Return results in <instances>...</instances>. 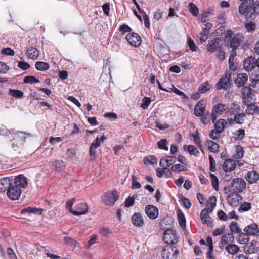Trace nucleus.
<instances>
[{
  "mask_svg": "<svg viewBox=\"0 0 259 259\" xmlns=\"http://www.w3.org/2000/svg\"><path fill=\"white\" fill-rule=\"evenodd\" d=\"M192 137L195 143L199 147L201 148L202 147V145L201 144V141L199 136L198 133L197 134H192Z\"/></svg>",
  "mask_w": 259,
  "mask_h": 259,
  "instance_id": "obj_60",
  "label": "nucleus"
},
{
  "mask_svg": "<svg viewBox=\"0 0 259 259\" xmlns=\"http://www.w3.org/2000/svg\"><path fill=\"white\" fill-rule=\"evenodd\" d=\"M163 240L167 244H175L178 242L176 232L171 229H167L163 233Z\"/></svg>",
  "mask_w": 259,
  "mask_h": 259,
  "instance_id": "obj_2",
  "label": "nucleus"
},
{
  "mask_svg": "<svg viewBox=\"0 0 259 259\" xmlns=\"http://www.w3.org/2000/svg\"><path fill=\"white\" fill-rule=\"evenodd\" d=\"M209 160L210 163V170L212 172H214L216 170L215 161L211 155L209 156Z\"/></svg>",
  "mask_w": 259,
  "mask_h": 259,
  "instance_id": "obj_63",
  "label": "nucleus"
},
{
  "mask_svg": "<svg viewBox=\"0 0 259 259\" xmlns=\"http://www.w3.org/2000/svg\"><path fill=\"white\" fill-rule=\"evenodd\" d=\"M132 222L134 226L137 227H142L144 225V220L140 213H135L132 217Z\"/></svg>",
  "mask_w": 259,
  "mask_h": 259,
  "instance_id": "obj_24",
  "label": "nucleus"
},
{
  "mask_svg": "<svg viewBox=\"0 0 259 259\" xmlns=\"http://www.w3.org/2000/svg\"><path fill=\"white\" fill-rule=\"evenodd\" d=\"M178 221L180 226L181 227H184L186 225V219L184 213L181 211L178 212Z\"/></svg>",
  "mask_w": 259,
  "mask_h": 259,
  "instance_id": "obj_50",
  "label": "nucleus"
},
{
  "mask_svg": "<svg viewBox=\"0 0 259 259\" xmlns=\"http://www.w3.org/2000/svg\"><path fill=\"white\" fill-rule=\"evenodd\" d=\"M229 111L231 114L235 115L240 111V106L237 104L233 103L231 105Z\"/></svg>",
  "mask_w": 259,
  "mask_h": 259,
  "instance_id": "obj_53",
  "label": "nucleus"
},
{
  "mask_svg": "<svg viewBox=\"0 0 259 259\" xmlns=\"http://www.w3.org/2000/svg\"><path fill=\"white\" fill-rule=\"evenodd\" d=\"M168 142L166 139H163L160 140L157 143V146L159 149H163L164 150L167 151L168 148Z\"/></svg>",
  "mask_w": 259,
  "mask_h": 259,
  "instance_id": "obj_57",
  "label": "nucleus"
},
{
  "mask_svg": "<svg viewBox=\"0 0 259 259\" xmlns=\"http://www.w3.org/2000/svg\"><path fill=\"white\" fill-rule=\"evenodd\" d=\"M236 49H232V50L231 51V53L230 54L229 59V65H230V68L231 69H233V70L234 69L233 61H234L235 56H236Z\"/></svg>",
  "mask_w": 259,
  "mask_h": 259,
  "instance_id": "obj_54",
  "label": "nucleus"
},
{
  "mask_svg": "<svg viewBox=\"0 0 259 259\" xmlns=\"http://www.w3.org/2000/svg\"><path fill=\"white\" fill-rule=\"evenodd\" d=\"M244 231L249 235H256L259 233L258 225L254 223L250 224L244 228Z\"/></svg>",
  "mask_w": 259,
  "mask_h": 259,
  "instance_id": "obj_22",
  "label": "nucleus"
},
{
  "mask_svg": "<svg viewBox=\"0 0 259 259\" xmlns=\"http://www.w3.org/2000/svg\"><path fill=\"white\" fill-rule=\"evenodd\" d=\"M246 117L245 113H236L234 116V121L238 124H242L244 121V118Z\"/></svg>",
  "mask_w": 259,
  "mask_h": 259,
  "instance_id": "obj_48",
  "label": "nucleus"
},
{
  "mask_svg": "<svg viewBox=\"0 0 259 259\" xmlns=\"http://www.w3.org/2000/svg\"><path fill=\"white\" fill-rule=\"evenodd\" d=\"M179 251L175 246H167L163 249L162 257L164 259H176Z\"/></svg>",
  "mask_w": 259,
  "mask_h": 259,
  "instance_id": "obj_4",
  "label": "nucleus"
},
{
  "mask_svg": "<svg viewBox=\"0 0 259 259\" xmlns=\"http://www.w3.org/2000/svg\"><path fill=\"white\" fill-rule=\"evenodd\" d=\"M210 88V85L208 82H205L199 87V91L201 93H205L209 90Z\"/></svg>",
  "mask_w": 259,
  "mask_h": 259,
  "instance_id": "obj_61",
  "label": "nucleus"
},
{
  "mask_svg": "<svg viewBox=\"0 0 259 259\" xmlns=\"http://www.w3.org/2000/svg\"><path fill=\"white\" fill-rule=\"evenodd\" d=\"M236 164L234 160L227 159L223 164V169L226 172H231L236 167Z\"/></svg>",
  "mask_w": 259,
  "mask_h": 259,
  "instance_id": "obj_21",
  "label": "nucleus"
},
{
  "mask_svg": "<svg viewBox=\"0 0 259 259\" xmlns=\"http://www.w3.org/2000/svg\"><path fill=\"white\" fill-rule=\"evenodd\" d=\"M187 43L190 49L194 52L196 51L197 50V47L195 45V42L194 41L190 38H188L187 39Z\"/></svg>",
  "mask_w": 259,
  "mask_h": 259,
  "instance_id": "obj_64",
  "label": "nucleus"
},
{
  "mask_svg": "<svg viewBox=\"0 0 259 259\" xmlns=\"http://www.w3.org/2000/svg\"><path fill=\"white\" fill-rule=\"evenodd\" d=\"M209 203L207 205V208H210L213 210L216 206L217 198L215 196H211L209 198Z\"/></svg>",
  "mask_w": 259,
  "mask_h": 259,
  "instance_id": "obj_59",
  "label": "nucleus"
},
{
  "mask_svg": "<svg viewBox=\"0 0 259 259\" xmlns=\"http://www.w3.org/2000/svg\"><path fill=\"white\" fill-rule=\"evenodd\" d=\"M251 208V204L250 203L244 202L242 203L238 208L240 212H243L249 211Z\"/></svg>",
  "mask_w": 259,
  "mask_h": 259,
  "instance_id": "obj_49",
  "label": "nucleus"
},
{
  "mask_svg": "<svg viewBox=\"0 0 259 259\" xmlns=\"http://www.w3.org/2000/svg\"><path fill=\"white\" fill-rule=\"evenodd\" d=\"M243 40L244 36L243 34L237 33L232 37L229 45L231 48L237 49L240 46Z\"/></svg>",
  "mask_w": 259,
  "mask_h": 259,
  "instance_id": "obj_13",
  "label": "nucleus"
},
{
  "mask_svg": "<svg viewBox=\"0 0 259 259\" xmlns=\"http://www.w3.org/2000/svg\"><path fill=\"white\" fill-rule=\"evenodd\" d=\"M244 154V151L240 145H237L236 146V153L234 155V158L236 161H238L241 160V158L243 157Z\"/></svg>",
  "mask_w": 259,
  "mask_h": 259,
  "instance_id": "obj_36",
  "label": "nucleus"
},
{
  "mask_svg": "<svg viewBox=\"0 0 259 259\" xmlns=\"http://www.w3.org/2000/svg\"><path fill=\"white\" fill-rule=\"evenodd\" d=\"M206 105L203 102H199L195 107L194 114L197 116H202L205 110Z\"/></svg>",
  "mask_w": 259,
  "mask_h": 259,
  "instance_id": "obj_28",
  "label": "nucleus"
},
{
  "mask_svg": "<svg viewBox=\"0 0 259 259\" xmlns=\"http://www.w3.org/2000/svg\"><path fill=\"white\" fill-rule=\"evenodd\" d=\"M245 27L247 31L253 32L255 30V25L254 23L251 21H247L245 24Z\"/></svg>",
  "mask_w": 259,
  "mask_h": 259,
  "instance_id": "obj_58",
  "label": "nucleus"
},
{
  "mask_svg": "<svg viewBox=\"0 0 259 259\" xmlns=\"http://www.w3.org/2000/svg\"><path fill=\"white\" fill-rule=\"evenodd\" d=\"M246 179L250 184L255 183L259 180V175L255 171H248L246 174Z\"/></svg>",
  "mask_w": 259,
  "mask_h": 259,
  "instance_id": "obj_26",
  "label": "nucleus"
},
{
  "mask_svg": "<svg viewBox=\"0 0 259 259\" xmlns=\"http://www.w3.org/2000/svg\"><path fill=\"white\" fill-rule=\"evenodd\" d=\"M227 108L226 105L218 103L213 107V112L217 114L221 115Z\"/></svg>",
  "mask_w": 259,
  "mask_h": 259,
  "instance_id": "obj_35",
  "label": "nucleus"
},
{
  "mask_svg": "<svg viewBox=\"0 0 259 259\" xmlns=\"http://www.w3.org/2000/svg\"><path fill=\"white\" fill-rule=\"evenodd\" d=\"M88 209V206L86 203H80L75 206L73 214L76 216L85 214Z\"/></svg>",
  "mask_w": 259,
  "mask_h": 259,
  "instance_id": "obj_15",
  "label": "nucleus"
},
{
  "mask_svg": "<svg viewBox=\"0 0 259 259\" xmlns=\"http://www.w3.org/2000/svg\"><path fill=\"white\" fill-rule=\"evenodd\" d=\"M209 31L207 28L203 29L202 32H201L198 36L199 42L202 44L206 41L208 38Z\"/></svg>",
  "mask_w": 259,
  "mask_h": 259,
  "instance_id": "obj_39",
  "label": "nucleus"
},
{
  "mask_svg": "<svg viewBox=\"0 0 259 259\" xmlns=\"http://www.w3.org/2000/svg\"><path fill=\"white\" fill-rule=\"evenodd\" d=\"M176 161V157L172 156H167L162 158L160 161V165L161 167H170Z\"/></svg>",
  "mask_w": 259,
  "mask_h": 259,
  "instance_id": "obj_19",
  "label": "nucleus"
},
{
  "mask_svg": "<svg viewBox=\"0 0 259 259\" xmlns=\"http://www.w3.org/2000/svg\"><path fill=\"white\" fill-rule=\"evenodd\" d=\"M231 231L234 233L239 234L241 232V230L239 228L237 222L232 221L229 226Z\"/></svg>",
  "mask_w": 259,
  "mask_h": 259,
  "instance_id": "obj_45",
  "label": "nucleus"
},
{
  "mask_svg": "<svg viewBox=\"0 0 259 259\" xmlns=\"http://www.w3.org/2000/svg\"><path fill=\"white\" fill-rule=\"evenodd\" d=\"M132 186L131 188L132 189H140L141 187V184L137 181V178L136 176L133 175L132 176Z\"/></svg>",
  "mask_w": 259,
  "mask_h": 259,
  "instance_id": "obj_56",
  "label": "nucleus"
},
{
  "mask_svg": "<svg viewBox=\"0 0 259 259\" xmlns=\"http://www.w3.org/2000/svg\"><path fill=\"white\" fill-rule=\"evenodd\" d=\"M248 79V75L246 73H239L235 80L236 83L239 87L244 85Z\"/></svg>",
  "mask_w": 259,
  "mask_h": 259,
  "instance_id": "obj_29",
  "label": "nucleus"
},
{
  "mask_svg": "<svg viewBox=\"0 0 259 259\" xmlns=\"http://www.w3.org/2000/svg\"><path fill=\"white\" fill-rule=\"evenodd\" d=\"M170 170L173 172L179 173L181 171H186L188 170V168L183 164H177L173 165Z\"/></svg>",
  "mask_w": 259,
  "mask_h": 259,
  "instance_id": "obj_41",
  "label": "nucleus"
},
{
  "mask_svg": "<svg viewBox=\"0 0 259 259\" xmlns=\"http://www.w3.org/2000/svg\"><path fill=\"white\" fill-rule=\"evenodd\" d=\"M249 240V235L245 232L243 233L241 231L238 234V236L237 238V241L238 243L241 244H246L248 243Z\"/></svg>",
  "mask_w": 259,
  "mask_h": 259,
  "instance_id": "obj_31",
  "label": "nucleus"
},
{
  "mask_svg": "<svg viewBox=\"0 0 259 259\" xmlns=\"http://www.w3.org/2000/svg\"><path fill=\"white\" fill-rule=\"evenodd\" d=\"M210 181L214 189L218 191L219 189V180L213 174H210Z\"/></svg>",
  "mask_w": 259,
  "mask_h": 259,
  "instance_id": "obj_43",
  "label": "nucleus"
},
{
  "mask_svg": "<svg viewBox=\"0 0 259 259\" xmlns=\"http://www.w3.org/2000/svg\"><path fill=\"white\" fill-rule=\"evenodd\" d=\"M31 134L29 133L18 131L14 133L13 141H18V144L21 145L25 142L26 136H31Z\"/></svg>",
  "mask_w": 259,
  "mask_h": 259,
  "instance_id": "obj_20",
  "label": "nucleus"
},
{
  "mask_svg": "<svg viewBox=\"0 0 259 259\" xmlns=\"http://www.w3.org/2000/svg\"><path fill=\"white\" fill-rule=\"evenodd\" d=\"M26 55L29 59L35 60L38 57L39 53L36 48L29 47L26 50Z\"/></svg>",
  "mask_w": 259,
  "mask_h": 259,
  "instance_id": "obj_25",
  "label": "nucleus"
},
{
  "mask_svg": "<svg viewBox=\"0 0 259 259\" xmlns=\"http://www.w3.org/2000/svg\"><path fill=\"white\" fill-rule=\"evenodd\" d=\"M53 164L54 165L56 170L58 172L63 171L65 167V163L62 160H56Z\"/></svg>",
  "mask_w": 259,
  "mask_h": 259,
  "instance_id": "obj_42",
  "label": "nucleus"
},
{
  "mask_svg": "<svg viewBox=\"0 0 259 259\" xmlns=\"http://www.w3.org/2000/svg\"><path fill=\"white\" fill-rule=\"evenodd\" d=\"M241 200V196L238 194H233L228 197V201L230 205L235 206Z\"/></svg>",
  "mask_w": 259,
  "mask_h": 259,
  "instance_id": "obj_32",
  "label": "nucleus"
},
{
  "mask_svg": "<svg viewBox=\"0 0 259 259\" xmlns=\"http://www.w3.org/2000/svg\"><path fill=\"white\" fill-rule=\"evenodd\" d=\"M231 188L235 193L242 192L246 186L245 181L241 178L234 179L231 183Z\"/></svg>",
  "mask_w": 259,
  "mask_h": 259,
  "instance_id": "obj_3",
  "label": "nucleus"
},
{
  "mask_svg": "<svg viewBox=\"0 0 259 259\" xmlns=\"http://www.w3.org/2000/svg\"><path fill=\"white\" fill-rule=\"evenodd\" d=\"M13 185V180L9 177L2 178L0 179V191H8L9 188Z\"/></svg>",
  "mask_w": 259,
  "mask_h": 259,
  "instance_id": "obj_18",
  "label": "nucleus"
},
{
  "mask_svg": "<svg viewBox=\"0 0 259 259\" xmlns=\"http://www.w3.org/2000/svg\"><path fill=\"white\" fill-rule=\"evenodd\" d=\"M206 145L211 152L215 153L218 151L219 145L214 141L208 140L206 142Z\"/></svg>",
  "mask_w": 259,
  "mask_h": 259,
  "instance_id": "obj_40",
  "label": "nucleus"
},
{
  "mask_svg": "<svg viewBox=\"0 0 259 259\" xmlns=\"http://www.w3.org/2000/svg\"><path fill=\"white\" fill-rule=\"evenodd\" d=\"M22 190L13 184L8 189L7 194L8 197L12 200H19L20 198Z\"/></svg>",
  "mask_w": 259,
  "mask_h": 259,
  "instance_id": "obj_8",
  "label": "nucleus"
},
{
  "mask_svg": "<svg viewBox=\"0 0 259 259\" xmlns=\"http://www.w3.org/2000/svg\"><path fill=\"white\" fill-rule=\"evenodd\" d=\"M183 149L185 151H188L191 155L198 156L199 154L197 148L193 145H184Z\"/></svg>",
  "mask_w": 259,
  "mask_h": 259,
  "instance_id": "obj_34",
  "label": "nucleus"
},
{
  "mask_svg": "<svg viewBox=\"0 0 259 259\" xmlns=\"http://www.w3.org/2000/svg\"><path fill=\"white\" fill-rule=\"evenodd\" d=\"M243 67L248 71L253 70L255 68V58L252 56L248 57L244 61Z\"/></svg>",
  "mask_w": 259,
  "mask_h": 259,
  "instance_id": "obj_17",
  "label": "nucleus"
},
{
  "mask_svg": "<svg viewBox=\"0 0 259 259\" xmlns=\"http://www.w3.org/2000/svg\"><path fill=\"white\" fill-rule=\"evenodd\" d=\"M145 212L151 219L154 220L158 216V210L154 205H148L145 207Z\"/></svg>",
  "mask_w": 259,
  "mask_h": 259,
  "instance_id": "obj_16",
  "label": "nucleus"
},
{
  "mask_svg": "<svg viewBox=\"0 0 259 259\" xmlns=\"http://www.w3.org/2000/svg\"><path fill=\"white\" fill-rule=\"evenodd\" d=\"M119 196V193L116 189H114L103 195V202L107 206H113L116 201L118 200Z\"/></svg>",
  "mask_w": 259,
  "mask_h": 259,
  "instance_id": "obj_1",
  "label": "nucleus"
},
{
  "mask_svg": "<svg viewBox=\"0 0 259 259\" xmlns=\"http://www.w3.org/2000/svg\"><path fill=\"white\" fill-rule=\"evenodd\" d=\"M231 73L227 72L224 76L222 77L217 84V88L219 90H227L230 85Z\"/></svg>",
  "mask_w": 259,
  "mask_h": 259,
  "instance_id": "obj_7",
  "label": "nucleus"
},
{
  "mask_svg": "<svg viewBox=\"0 0 259 259\" xmlns=\"http://www.w3.org/2000/svg\"><path fill=\"white\" fill-rule=\"evenodd\" d=\"M35 66L36 69L39 71H45L50 68V65L48 63L42 61L36 62Z\"/></svg>",
  "mask_w": 259,
  "mask_h": 259,
  "instance_id": "obj_38",
  "label": "nucleus"
},
{
  "mask_svg": "<svg viewBox=\"0 0 259 259\" xmlns=\"http://www.w3.org/2000/svg\"><path fill=\"white\" fill-rule=\"evenodd\" d=\"M105 139V137L104 135L100 138L97 137L95 141L91 144L90 147V155L91 160H94L96 158V149L100 146Z\"/></svg>",
  "mask_w": 259,
  "mask_h": 259,
  "instance_id": "obj_6",
  "label": "nucleus"
},
{
  "mask_svg": "<svg viewBox=\"0 0 259 259\" xmlns=\"http://www.w3.org/2000/svg\"><path fill=\"white\" fill-rule=\"evenodd\" d=\"M234 237L233 234L228 233L222 236L219 243V247L220 249H224L228 244L234 242Z\"/></svg>",
  "mask_w": 259,
  "mask_h": 259,
  "instance_id": "obj_10",
  "label": "nucleus"
},
{
  "mask_svg": "<svg viewBox=\"0 0 259 259\" xmlns=\"http://www.w3.org/2000/svg\"><path fill=\"white\" fill-rule=\"evenodd\" d=\"M226 124V122L224 119H219L215 123V128L219 132H222Z\"/></svg>",
  "mask_w": 259,
  "mask_h": 259,
  "instance_id": "obj_44",
  "label": "nucleus"
},
{
  "mask_svg": "<svg viewBox=\"0 0 259 259\" xmlns=\"http://www.w3.org/2000/svg\"><path fill=\"white\" fill-rule=\"evenodd\" d=\"M128 42L135 47L139 46L141 43V38L139 35L135 33H131L126 36Z\"/></svg>",
  "mask_w": 259,
  "mask_h": 259,
  "instance_id": "obj_12",
  "label": "nucleus"
},
{
  "mask_svg": "<svg viewBox=\"0 0 259 259\" xmlns=\"http://www.w3.org/2000/svg\"><path fill=\"white\" fill-rule=\"evenodd\" d=\"M144 162L145 165L153 166L157 164V161L154 155H149L144 158Z\"/></svg>",
  "mask_w": 259,
  "mask_h": 259,
  "instance_id": "obj_37",
  "label": "nucleus"
},
{
  "mask_svg": "<svg viewBox=\"0 0 259 259\" xmlns=\"http://www.w3.org/2000/svg\"><path fill=\"white\" fill-rule=\"evenodd\" d=\"M243 102L246 105L250 104L254 100V95L251 93L249 87L244 86L241 90Z\"/></svg>",
  "mask_w": 259,
  "mask_h": 259,
  "instance_id": "obj_5",
  "label": "nucleus"
},
{
  "mask_svg": "<svg viewBox=\"0 0 259 259\" xmlns=\"http://www.w3.org/2000/svg\"><path fill=\"white\" fill-rule=\"evenodd\" d=\"M1 53L3 55L14 56L15 54L14 51L10 48H6L2 50Z\"/></svg>",
  "mask_w": 259,
  "mask_h": 259,
  "instance_id": "obj_62",
  "label": "nucleus"
},
{
  "mask_svg": "<svg viewBox=\"0 0 259 259\" xmlns=\"http://www.w3.org/2000/svg\"><path fill=\"white\" fill-rule=\"evenodd\" d=\"M212 210L210 208H206L201 211L200 216L203 224H210V221L208 220L209 218L208 214L211 212Z\"/></svg>",
  "mask_w": 259,
  "mask_h": 259,
  "instance_id": "obj_27",
  "label": "nucleus"
},
{
  "mask_svg": "<svg viewBox=\"0 0 259 259\" xmlns=\"http://www.w3.org/2000/svg\"><path fill=\"white\" fill-rule=\"evenodd\" d=\"M189 10L190 13L194 16H197L199 13L198 7L193 3H190L189 4Z\"/></svg>",
  "mask_w": 259,
  "mask_h": 259,
  "instance_id": "obj_52",
  "label": "nucleus"
},
{
  "mask_svg": "<svg viewBox=\"0 0 259 259\" xmlns=\"http://www.w3.org/2000/svg\"><path fill=\"white\" fill-rule=\"evenodd\" d=\"M254 0H243L239 8V12L241 14L247 13L246 18H249V13L252 7Z\"/></svg>",
  "mask_w": 259,
  "mask_h": 259,
  "instance_id": "obj_9",
  "label": "nucleus"
},
{
  "mask_svg": "<svg viewBox=\"0 0 259 259\" xmlns=\"http://www.w3.org/2000/svg\"><path fill=\"white\" fill-rule=\"evenodd\" d=\"M28 184V181L25 176L23 175H19L16 176L14 179L13 185L17 188H26Z\"/></svg>",
  "mask_w": 259,
  "mask_h": 259,
  "instance_id": "obj_14",
  "label": "nucleus"
},
{
  "mask_svg": "<svg viewBox=\"0 0 259 259\" xmlns=\"http://www.w3.org/2000/svg\"><path fill=\"white\" fill-rule=\"evenodd\" d=\"M151 102V100L150 98L145 97L142 100V102L141 103L140 107L143 109L145 110L148 108Z\"/></svg>",
  "mask_w": 259,
  "mask_h": 259,
  "instance_id": "obj_55",
  "label": "nucleus"
},
{
  "mask_svg": "<svg viewBox=\"0 0 259 259\" xmlns=\"http://www.w3.org/2000/svg\"><path fill=\"white\" fill-rule=\"evenodd\" d=\"M245 253L249 254H253L259 251V242L253 240L251 242L244 247Z\"/></svg>",
  "mask_w": 259,
  "mask_h": 259,
  "instance_id": "obj_11",
  "label": "nucleus"
},
{
  "mask_svg": "<svg viewBox=\"0 0 259 259\" xmlns=\"http://www.w3.org/2000/svg\"><path fill=\"white\" fill-rule=\"evenodd\" d=\"M224 248H225L226 251L228 253L232 255H235L238 253L240 250L239 247L237 245L232 243L228 244V245L226 246Z\"/></svg>",
  "mask_w": 259,
  "mask_h": 259,
  "instance_id": "obj_33",
  "label": "nucleus"
},
{
  "mask_svg": "<svg viewBox=\"0 0 259 259\" xmlns=\"http://www.w3.org/2000/svg\"><path fill=\"white\" fill-rule=\"evenodd\" d=\"M22 213L24 214L25 213H41V209L35 208V207H28L27 208H25L21 211Z\"/></svg>",
  "mask_w": 259,
  "mask_h": 259,
  "instance_id": "obj_46",
  "label": "nucleus"
},
{
  "mask_svg": "<svg viewBox=\"0 0 259 259\" xmlns=\"http://www.w3.org/2000/svg\"><path fill=\"white\" fill-rule=\"evenodd\" d=\"M221 48L220 40L218 38H215L211 41H209L207 45V51L214 52L215 50Z\"/></svg>",
  "mask_w": 259,
  "mask_h": 259,
  "instance_id": "obj_23",
  "label": "nucleus"
},
{
  "mask_svg": "<svg viewBox=\"0 0 259 259\" xmlns=\"http://www.w3.org/2000/svg\"><path fill=\"white\" fill-rule=\"evenodd\" d=\"M9 94L12 97L16 98H21L23 97V93L20 90L10 89Z\"/></svg>",
  "mask_w": 259,
  "mask_h": 259,
  "instance_id": "obj_47",
  "label": "nucleus"
},
{
  "mask_svg": "<svg viewBox=\"0 0 259 259\" xmlns=\"http://www.w3.org/2000/svg\"><path fill=\"white\" fill-rule=\"evenodd\" d=\"M249 18L251 19H254L255 18L256 14H259V1L253 2L252 7L251 8Z\"/></svg>",
  "mask_w": 259,
  "mask_h": 259,
  "instance_id": "obj_30",
  "label": "nucleus"
},
{
  "mask_svg": "<svg viewBox=\"0 0 259 259\" xmlns=\"http://www.w3.org/2000/svg\"><path fill=\"white\" fill-rule=\"evenodd\" d=\"M23 81L25 83L29 84H34L39 82V80L36 78L34 76H25Z\"/></svg>",
  "mask_w": 259,
  "mask_h": 259,
  "instance_id": "obj_51",
  "label": "nucleus"
}]
</instances>
